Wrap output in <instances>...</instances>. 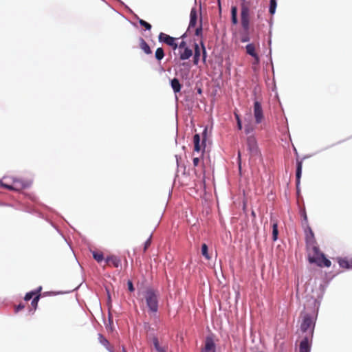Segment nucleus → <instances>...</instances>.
Instances as JSON below:
<instances>
[{
    "mask_svg": "<svg viewBox=\"0 0 352 352\" xmlns=\"http://www.w3.org/2000/svg\"><path fill=\"white\" fill-rule=\"evenodd\" d=\"M198 92H199V93H201V90L199 89L198 90Z\"/></svg>",
    "mask_w": 352,
    "mask_h": 352,
    "instance_id": "48",
    "label": "nucleus"
},
{
    "mask_svg": "<svg viewBox=\"0 0 352 352\" xmlns=\"http://www.w3.org/2000/svg\"><path fill=\"white\" fill-rule=\"evenodd\" d=\"M254 117L256 124H260L264 120V114L261 104L258 101L254 102Z\"/></svg>",
    "mask_w": 352,
    "mask_h": 352,
    "instance_id": "9",
    "label": "nucleus"
},
{
    "mask_svg": "<svg viewBox=\"0 0 352 352\" xmlns=\"http://www.w3.org/2000/svg\"><path fill=\"white\" fill-rule=\"evenodd\" d=\"M308 256H318L322 252L317 245V242L311 243L306 245Z\"/></svg>",
    "mask_w": 352,
    "mask_h": 352,
    "instance_id": "11",
    "label": "nucleus"
},
{
    "mask_svg": "<svg viewBox=\"0 0 352 352\" xmlns=\"http://www.w3.org/2000/svg\"><path fill=\"white\" fill-rule=\"evenodd\" d=\"M1 186L10 190L19 191L26 188L27 184L21 179L13 178L12 183L1 182Z\"/></svg>",
    "mask_w": 352,
    "mask_h": 352,
    "instance_id": "3",
    "label": "nucleus"
},
{
    "mask_svg": "<svg viewBox=\"0 0 352 352\" xmlns=\"http://www.w3.org/2000/svg\"><path fill=\"white\" fill-rule=\"evenodd\" d=\"M124 352H126L124 349H123Z\"/></svg>",
    "mask_w": 352,
    "mask_h": 352,
    "instance_id": "49",
    "label": "nucleus"
},
{
    "mask_svg": "<svg viewBox=\"0 0 352 352\" xmlns=\"http://www.w3.org/2000/svg\"><path fill=\"white\" fill-rule=\"evenodd\" d=\"M300 352H310V346L307 338H305L300 344Z\"/></svg>",
    "mask_w": 352,
    "mask_h": 352,
    "instance_id": "21",
    "label": "nucleus"
},
{
    "mask_svg": "<svg viewBox=\"0 0 352 352\" xmlns=\"http://www.w3.org/2000/svg\"><path fill=\"white\" fill-rule=\"evenodd\" d=\"M185 36H186V34H183V35L182 36V38H184Z\"/></svg>",
    "mask_w": 352,
    "mask_h": 352,
    "instance_id": "47",
    "label": "nucleus"
},
{
    "mask_svg": "<svg viewBox=\"0 0 352 352\" xmlns=\"http://www.w3.org/2000/svg\"><path fill=\"white\" fill-rule=\"evenodd\" d=\"M300 214L302 216V217L303 218V221H302V226H309L308 225V219H307V213H306V211L305 209L302 210L300 211Z\"/></svg>",
    "mask_w": 352,
    "mask_h": 352,
    "instance_id": "32",
    "label": "nucleus"
},
{
    "mask_svg": "<svg viewBox=\"0 0 352 352\" xmlns=\"http://www.w3.org/2000/svg\"><path fill=\"white\" fill-rule=\"evenodd\" d=\"M41 290H42V287L40 286L34 291H31L30 292H28L24 297V300L25 301H28L33 298V299L31 302V306L32 307L33 313L37 309L38 302V300L41 297Z\"/></svg>",
    "mask_w": 352,
    "mask_h": 352,
    "instance_id": "4",
    "label": "nucleus"
},
{
    "mask_svg": "<svg viewBox=\"0 0 352 352\" xmlns=\"http://www.w3.org/2000/svg\"><path fill=\"white\" fill-rule=\"evenodd\" d=\"M246 53L254 58V63H258L259 57L256 53L255 45L253 43L248 44L245 47Z\"/></svg>",
    "mask_w": 352,
    "mask_h": 352,
    "instance_id": "12",
    "label": "nucleus"
},
{
    "mask_svg": "<svg viewBox=\"0 0 352 352\" xmlns=\"http://www.w3.org/2000/svg\"><path fill=\"white\" fill-rule=\"evenodd\" d=\"M309 263H316L319 267H329L331 265V261L324 256L323 253L318 256H309Z\"/></svg>",
    "mask_w": 352,
    "mask_h": 352,
    "instance_id": "6",
    "label": "nucleus"
},
{
    "mask_svg": "<svg viewBox=\"0 0 352 352\" xmlns=\"http://www.w3.org/2000/svg\"><path fill=\"white\" fill-rule=\"evenodd\" d=\"M182 65H183V66H188V64L187 63H183L182 64Z\"/></svg>",
    "mask_w": 352,
    "mask_h": 352,
    "instance_id": "45",
    "label": "nucleus"
},
{
    "mask_svg": "<svg viewBox=\"0 0 352 352\" xmlns=\"http://www.w3.org/2000/svg\"><path fill=\"white\" fill-rule=\"evenodd\" d=\"M254 128L252 124H248L245 125V132L248 134L254 131Z\"/></svg>",
    "mask_w": 352,
    "mask_h": 352,
    "instance_id": "36",
    "label": "nucleus"
},
{
    "mask_svg": "<svg viewBox=\"0 0 352 352\" xmlns=\"http://www.w3.org/2000/svg\"><path fill=\"white\" fill-rule=\"evenodd\" d=\"M201 352H216V344L212 336H207Z\"/></svg>",
    "mask_w": 352,
    "mask_h": 352,
    "instance_id": "10",
    "label": "nucleus"
},
{
    "mask_svg": "<svg viewBox=\"0 0 352 352\" xmlns=\"http://www.w3.org/2000/svg\"><path fill=\"white\" fill-rule=\"evenodd\" d=\"M278 224L276 222H274L272 225V239L273 241H276L278 238Z\"/></svg>",
    "mask_w": 352,
    "mask_h": 352,
    "instance_id": "26",
    "label": "nucleus"
},
{
    "mask_svg": "<svg viewBox=\"0 0 352 352\" xmlns=\"http://www.w3.org/2000/svg\"><path fill=\"white\" fill-rule=\"evenodd\" d=\"M202 34V26L201 24L195 29V35L201 36Z\"/></svg>",
    "mask_w": 352,
    "mask_h": 352,
    "instance_id": "41",
    "label": "nucleus"
},
{
    "mask_svg": "<svg viewBox=\"0 0 352 352\" xmlns=\"http://www.w3.org/2000/svg\"><path fill=\"white\" fill-rule=\"evenodd\" d=\"M234 116H235V118H236V120L238 129L239 130H241V129H242V124H241V120L240 119V117H239V114H237L236 113H234Z\"/></svg>",
    "mask_w": 352,
    "mask_h": 352,
    "instance_id": "37",
    "label": "nucleus"
},
{
    "mask_svg": "<svg viewBox=\"0 0 352 352\" xmlns=\"http://www.w3.org/2000/svg\"><path fill=\"white\" fill-rule=\"evenodd\" d=\"M25 308V305L22 303L19 304L16 307V311H19Z\"/></svg>",
    "mask_w": 352,
    "mask_h": 352,
    "instance_id": "43",
    "label": "nucleus"
},
{
    "mask_svg": "<svg viewBox=\"0 0 352 352\" xmlns=\"http://www.w3.org/2000/svg\"><path fill=\"white\" fill-rule=\"evenodd\" d=\"M192 162H193V166L195 167H197L199 165L200 162H201V160L199 157H195L193 158V160H192Z\"/></svg>",
    "mask_w": 352,
    "mask_h": 352,
    "instance_id": "40",
    "label": "nucleus"
},
{
    "mask_svg": "<svg viewBox=\"0 0 352 352\" xmlns=\"http://www.w3.org/2000/svg\"><path fill=\"white\" fill-rule=\"evenodd\" d=\"M159 41L163 42L171 47L173 50L177 48L178 44L176 43V38L172 37L165 33L161 32L158 36Z\"/></svg>",
    "mask_w": 352,
    "mask_h": 352,
    "instance_id": "8",
    "label": "nucleus"
},
{
    "mask_svg": "<svg viewBox=\"0 0 352 352\" xmlns=\"http://www.w3.org/2000/svg\"><path fill=\"white\" fill-rule=\"evenodd\" d=\"M139 23L142 26L146 28V30H150L151 29V25L143 19H140Z\"/></svg>",
    "mask_w": 352,
    "mask_h": 352,
    "instance_id": "35",
    "label": "nucleus"
},
{
    "mask_svg": "<svg viewBox=\"0 0 352 352\" xmlns=\"http://www.w3.org/2000/svg\"><path fill=\"white\" fill-rule=\"evenodd\" d=\"M197 22V13L195 8H193L190 14V23L188 30L190 31L191 28H195Z\"/></svg>",
    "mask_w": 352,
    "mask_h": 352,
    "instance_id": "14",
    "label": "nucleus"
},
{
    "mask_svg": "<svg viewBox=\"0 0 352 352\" xmlns=\"http://www.w3.org/2000/svg\"><path fill=\"white\" fill-rule=\"evenodd\" d=\"M241 23L243 31H250V3L245 0H241Z\"/></svg>",
    "mask_w": 352,
    "mask_h": 352,
    "instance_id": "1",
    "label": "nucleus"
},
{
    "mask_svg": "<svg viewBox=\"0 0 352 352\" xmlns=\"http://www.w3.org/2000/svg\"><path fill=\"white\" fill-rule=\"evenodd\" d=\"M153 343L155 349H156V351L157 352H166V350L164 347L160 346L157 338L154 337L153 338Z\"/></svg>",
    "mask_w": 352,
    "mask_h": 352,
    "instance_id": "23",
    "label": "nucleus"
},
{
    "mask_svg": "<svg viewBox=\"0 0 352 352\" xmlns=\"http://www.w3.org/2000/svg\"><path fill=\"white\" fill-rule=\"evenodd\" d=\"M231 15H232V17H231L232 23L234 25L237 24L238 19H237V8H236V7H235V6L232 7Z\"/></svg>",
    "mask_w": 352,
    "mask_h": 352,
    "instance_id": "24",
    "label": "nucleus"
},
{
    "mask_svg": "<svg viewBox=\"0 0 352 352\" xmlns=\"http://www.w3.org/2000/svg\"><path fill=\"white\" fill-rule=\"evenodd\" d=\"M170 85L175 94L180 92L182 85L177 78H175L172 79L170 81Z\"/></svg>",
    "mask_w": 352,
    "mask_h": 352,
    "instance_id": "20",
    "label": "nucleus"
},
{
    "mask_svg": "<svg viewBox=\"0 0 352 352\" xmlns=\"http://www.w3.org/2000/svg\"><path fill=\"white\" fill-rule=\"evenodd\" d=\"M179 48V51L184 50L185 48H188V47L186 46V43L184 41H182L177 46Z\"/></svg>",
    "mask_w": 352,
    "mask_h": 352,
    "instance_id": "39",
    "label": "nucleus"
},
{
    "mask_svg": "<svg viewBox=\"0 0 352 352\" xmlns=\"http://www.w3.org/2000/svg\"><path fill=\"white\" fill-rule=\"evenodd\" d=\"M300 328L303 332L309 331L310 333H313L314 322L313 318L309 315L306 314L304 316Z\"/></svg>",
    "mask_w": 352,
    "mask_h": 352,
    "instance_id": "7",
    "label": "nucleus"
},
{
    "mask_svg": "<svg viewBox=\"0 0 352 352\" xmlns=\"http://www.w3.org/2000/svg\"><path fill=\"white\" fill-rule=\"evenodd\" d=\"M93 257L98 263L101 262L104 259L103 254L100 252H93Z\"/></svg>",
    "mask_w": 352,
    "mask_h": 352,
    "instance_id": "29",
    "label": "nucleus"
},
{
    "mask_svg": "<svg viewBox=\"0 0 352 352\" xmlns=\"http://www.w3.org/2000/svg\"><path fill=\"white\" fill-rule=\"evenodd\" d=\"M140 47V49L146 54H151L152 50H151L150 46L145 41V40L142 38H140L139 39Z\"/></svg>",
    "mask_w": 352,
    "mask_h": 352,
    "instance_id": "18",
    "label": "nucleus"
},
{
    "mask_svg": "<svg viewBox=\"0 0 352 352\" xmlns=\"http://www.w3.org/2000/svg\"><path fill=\"white\" fill-rule=\"evenodd\" d=\"M98 339H99L100 342L102 345H104L105 347H107V349H109L108 346L109 345V342L102 334L98 335Z\"/></svg>",
    "mask_w": 352,
    "mask_h": 352,
    "instance_id": "33",
    "label": "nucleus"
},
{
    "mask_svg": "<svg viewBox=\"0 0 352 352\" xmlns=\"http://www.w3.org/2000/svg\"><path fill=\"white\" fill-rule=\"evenodd\" d=\"M151 236H150L146 241V242L144 243V252H145L147 249L149 248V246L151 245Z\"/></svg>",
    "mask_w": 352,
    "mask_h": 352,
    "instance_id": "38",
    "label": "nucleus"
},
{
    "mask_svg": "<svg viewBox=\"0 0 352 352\" xmlns=\"http://www.w3.org/2000/svg\"><path fill=\"white\" fill-rule=\"evenodd\" d=\"M194 47V56H193V63L195 65H197L199 61V58L201 56V48L199 47V45L195 43L193 45Z\"/></svg>",
    "mask_w": 352,
    "mask_h": 352,
    "instance_id": "17",
    "label": "nucleus"
},
{
    "mask_svg": "<svg viewBox=\"0 0 352 352\" xmlns=\"http://www.w3.org/2000/svg\"><path fill=\"white\" fill-rule=\"evenodd\" d=\"M194 142V151L197 152H199L201 149V146L200 144V137L199 134H195L193 137Z\"/></svg>",
    "mask_w": 352,
    "mask_h": 352,
    "instance_id": "22",
    "label": "nucleus"
},
{
    "mask_svg": "<svg viewBox=\"0 0 352 352\" xmlns=\"http://www.w3.org/2000/svg\"><path fill=\"white\" fill-rule=\"evenodd\" d=\"M247 146L250 157L259 155L260 152L257 145L256 140L254 136H250L247 138Z\"/></svg>",
    "mask_w": 352,
    "mask_h": 352,
    "instance_id": "5",
    "label": "nucleus"
},
{
    "mask_svg": "<svg viewBox=\"0 0 352 352\" xmlns=\"http://www.w3.org/2000/svg\"><path fill=\"white\" fill-rule=\"evenodd\" d=\"M144 298L150 311L156 313L158 310V295L153 289H148L144 294Z\"/></svg>",
    "mask_w": 352,
    "mask_h": 352,
    "instance_id": "2",
    "label": "nucleus"
},
{
    "mask_svg": "<svg viewBox=\"0 0 352 352\" xmlns=\"http://www.w3.org/2000/svg\"><path fill=\"white\" fill-rule=\"evenodd\" d=\"M276 0H270L269 12L271 14H274L276 11Z\"/></svg>",
    "mask_w": 352,
    "mask_h": 352,
    "instance_id": "30",
    "label": "nucleus"
},
{
    "mask_svg": "<svg viewBox=\"0 0 352 352\" xmlns=\"http://www.w3.org/2000/svg\"><path fill=\"white\" fill-rule=\"evenodd\" d=\"M155 56L157 60H161L162 59H163V58L164 57V52L163 48L158 47L155 51Z\"/></svg>",
    "mask_w": 352,
    "mask_h": 352,
    "instance_id": "25",
    "label": "nucleus"
},
{
    "mask_svg": "<svg viewBox=\"0 0 352 352\" xmlns=\"http://www.w3.org/2000/svg\"><path fill=\"white\" fill-rule=\"evenodd\" d=\"M193 54V52L189 47L179 51V58L180 60L189 59Z\"/></svg>",
    "mask_w": 352,
    "mask_h": 352,
    "instance_id": "13",
    "label": "nucleus"
},
{
    "mask_svg": "<svg viewBox=\"0 0 352 352\" xmlns=\"http://www.w3.org/2000/svg\"><path fill=\"white\" fill-rule=\"evenodd\" d=\"M238 157H239V158H240V157H241V153H240V151H239Z\"/></svg>",
    "mask_w": 352,
    "mask_h": 352,
    "instance_id": "46",
    "label": "nucleus"
},
{
    "mask_svg": "<svg viewBox=\"0 0 352 352\" xmlns=\"http://www.w3.org/2000/svg\"><path fill=\"white\" fill-rule=\"evenodd\" d=\"M306 236H305V241L306 245L311 243H315L316 242V240L314 236V233L309 226H306Z\"/></svg>",
    "mask_w": 352,
    "mask_h": 352,
    "instance_id": "15",
    "label": "nucleus"
},
{
    "mask_svg": "<svg viewBox=\"0 0 352 352\" xmlns=\"http://www.w3.org/2000/svg\"><path fill=\"white\" fill-rule=\"evenodd\" d=\"M302 161L297 160V162H296V173L297 188L298 187V186L300 184V180L301 174H302Z\"/></svg>",
    "mask_w": 352,
    "mask_h": 352,
    "instance_id": "19",
    "label": "nucleus"
},
{
    "mask_svg": "<svg viewBox=\"0 0 352 352\" xmlns=\"http://www.w3.org/2000/svg\"><path fill=\"white\" fill-rule=\"evenodd\" d=\"M106 262L109 265H113L114 267L118 268L121 265L120 259L116 256H110L107 258Z\"/></svg>",
    "mask_w": 352,
    "mask_h": 352,
    "instance_id": "16",
    "label": "nucleus"
},
{
    "mask_svg": "<svg viewBox=\"0 0 352 352\" xmlns=\"http://www.w3.org/2000/svg\"><path fill=\"white\" fill-rule=\"evenodd\" d=\"M249 33H250V31H248V32L244 31V32L242 34L241 38H240V40L242 43H246V42L250 41V38L249 36Z\"/></svg>",
    "mask_w": 352,
    "mask_h": 352,
    "instance_id": "31",
    "label": "nucleus"
},
{
    "mask_svg": "<svg viewBox=\"0 0 352 352\" xmlns=\"http://www.w3.org/2000/svg\"><path fill=\"white\" fill-rule=\"evenodd\" d=\"M201 46L202 60L204 63H206L207 53H206V50L205 45L202 41L201 42Z\"/></svg>",
    "mask_w": 352,
    "mask_h": 352,
    "instance_id": "34",
    "label": "nucleus"
},
{
    "mask_svg": "<svg viewBox=\"0 0 352 352\" xmlns=\"http://www.w3.org/2000/svg\"><path fill=\"white\" fill-rule=\"evenodd\" d=\"M127 285H128L129 290L130 292H133L135 289H134L133 283L131 280H129L128 283H127Z\"/></svg>",
    "mask_w": 352,
    "mask_h": 352,
    "instance_id": "42",
    "label": "nucleus"
},
{
    "mask_svg": "<svg viewBox=\"0 0 352 352\" xmlns=\"http://www.w3.org/2000/svg\"><path fill=\"white\" fill-rule=\"evenodd\" d=\"M349 261L350 262L349 269H352V259L349 260Z\"/></svg>",
    "mask_w": 352,
    "mask_h": 352,
    "instance_id": "44",
    "label": "nucleus"
},
{
    "mask_svg": "<svg viewBox=\"0 0 352 352\" xmlns=\"http://www.w3.org/2000/svg\"><path fill=\"white\" fill-rule=\"evenodd\" d=\"M338 263L341 267L349 269L350 262L346 258H339Z\"/></svg>",
    "mask_w": 352,
    "mask_h": 352,
    "instance_id": "27",
    "label": "nucleus"
},
{
    "mask_svg": "<svg viewBox=\"0 0 352 352\" xmlns=\"http://www.w3.org/2000/svg\"><path fill=\"white\" fill-rule=\"evenodd\" d=\"M208 248L206 243H203L201 245V254L208 260L210 259V256L208 252Z\"/></svg>",
    "mask_w": 352,
    "mask_h": 352,
    "instance_id": "28",
    "label": "nucleus"
}]
</instances>
